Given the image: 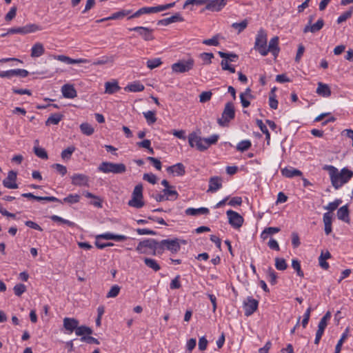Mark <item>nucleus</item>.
<instances>
[{
  "label": "nucleus",
  "instance_id": "1a4fd4ad",
  "mask_svg": "<svg viewBox=\"0 0 353 353\" xmlns=\"http://www.w3.org/2000/svg\"><path fill=\"white\" fill-rule=\"evenodd\" d=\"M159 241L153 239H147L143 241H141L139 243L137 246V251L139 253H146L147 250H153L154 254L156 252L159 253Z\"/></svg>",
  "mask_w": 353,
  "mask_h": 353
},
{
  "label": "nucleus",
  "instance_id": "7ed1b4c3",
  "mask_svg": "<svg viewBox=\"0 0 353 353\" xmlns=\"http://www.w3.org/2000/svg\"><path fill=\"white\" fill-rule=\"evenodd\" d=\"M175 5V2L168 3L165 5H161L155 7H143L138 10L137 12H135L133 14L130 16L128 17V19H131L133 18H137L141 16V14H150V13H155L161 12L165 10H168L169 8H171L174 7Z\"/></svg>",
  "mask_w": 353,
  "mask_h": 353
},
{
  "label": "nucleus",
  "instance_id": "603ef678",
  "mask_svg": "<svg viewBox=\"0 0 353 353\" xmlns=\"http://www.w3.org/2000/svg\"><path fill=\"white\" fill-rule=\"evenodd\" d=\"M292 267L294 270H296L297 275L300 277L304 276V273L301 270V264L299 260L297 259H292Z\"/></svg>",
  "mask_w": 353,
  "mask_h": 353
},
{
  "label": "nucleus",
  "instance_id": "423d86ee",
  "mask_svg": "<svg viewBox=\"0 0 353 353\" xmlns=\"http://www.w3.org/2000/svg\"><path fill=\"white\" fill-rule=\"evenodd\" d=\"M235 117V110L232 102H228L222 112L221 118L218 119L217 123L221 126H225Z\"/></svg>",
  "mask_w": 353,
  "mask_h": 353
},
{
  "label": "nucleus",
  "instance_id": "37998d69",
  "mask_svg": "<svg viewBox=\"0 0 353 353\" xmlns=\"http://www.w3.org/2000/svg\"><path fill=\"white\" fill-rule=\"evenodd\" d=\"M348 332H349V329L346 328V330H345V332L342 334L341 339H339V341H338V343H337V344H336V345L335 347L334 353H340L341 352L343 343H344V341L347 338Z\"/></svg>",
  "mask_w": 353,
  "mask_h": 353
},
{
  "label": "nucleus",
  "instance_id": "bb28decb",
  "mask_svg": "<svg viewBox=\"0 0 353 353\" xmlns=\"http://www.w3.org/2000/svg\"><path fill=\"white\" fill-rule=\"evenodd\" d=\"M222 187L221 182V178L219 176H213L210 179L209 181V188L208 192H216Z\"/></svg>",
  "mask_w": 353,
  "mask_h": 353
},
{
  "label": "nucleus",
  "instance_id": "3c124183",
  "mask_svg": "<svg viewBox=\"0 0 353 353\" xmlns=\"http://www.w3.org/2000/svg\"><path fill=\"white\" fill-rule=\"evenodd\" d=\"M146 64L148 68L152 70L160 66L162 64V61L160 58H155L148 60Z\"/></svg>",
  "mask_w": 353,
  "mask_h": 353
},
{
  "label": "nucleus",
  "instance_id": "f03ea898",
  "mask_svg": "<svg viewBox=\"0 0 353 353\" xmlns=\"http://www.w3.org/2000/svg\"><path fill=\"white\" fill-rule=\"evenodd\" d=\"M99 172L108 174H123L126 171V166L124 163H114L108 161H103L97 168Z\"/></svg>",
  "mask_w": 353,
  "mask_h": 353
},
{
  "label": "nucleus",
  "instance_id": "c9c22d12",
  "mask_svg": "<svg viewBox=\"0 0 353 353\" xmlns=\"http://www.w3.org/2000/svg\"><path fill=\"white\" fill-rule=\"evenodd\" d=\"M22 30L23 34H26L28 33H32L39 30H41L42 28L35 23H30L23 26Z\"/></svg>",
  "mask_w": 353,
  "mask_h": 353
},
{
  "label": "nucleus",
  "instance_id": "79ce46f5",
  "mask_svg": "<svg viewBox=\"0 0 353 353\" xmlns=\"http://www.w3.org/2000/svg\"><path fill=\"white\" fill-rule=\"evenodd\" d=\"M144 263L148 268L152 269L155 272H157L161 269V267L157 263V261L153 259L145 258Z\"/></svg>",
  "mask_w": 353,
  "mask_h": 353
},
{
  "label": "nucleus",
  "instance_id": "9b49d317",
  "mask_svg": "<svg viewBox=\"0 0 353 353\" xmlns=\"http://www.w3.org/2000/svg\"><path fill=\"white\" fill-rule=\"evenodd\" d=\"M228 218V222L235 229H239L244 221L243 216L238 212L232 210H228L226 212Z\"/></svg>",
  "mask_w": 353,
  "mask_h": 353
},
{
  "label": "nucleus",
  "instance_id": "6e6552de",
  "mask_svg": "<svg viewBox=\"0 0 353 353\" xmlns=\"http://www.w3.org/2000/svg\"><path fill=\"white\" fill-rule=\"evenodd\" d=\"M194 65V61L192 58L187 60H180L172 65V70L175 73H184L192 70Z\"/></svg>",
  "mask_w": 353,
  "mask_h": 353
},
{
  "label": "nucleus",
  "instance_id": "58836bf2",
  "mask_svg": "<svg viewBox=\"0 0 353 353\" xmlns=\"http://www.w3.org/2000/svg\"><path fill=\"white\" fill-rule=\"evenodd\" d=\"M92 333V330L85 325H77V328L75 330V334L77 336H83L85 334L90 335Z\"/></svg>",
  "mask_w": 353,
  "mask_h": 353
},
{
  "label": "nucleus",
  "instance_id": "ea45409f",
  "mask_svg": "<svg viewBox=\"0 0 353 353\" xmlns=\"http://www.w3.org/2000/svg\"><path fill=\"white\" fill-rule=\"evenodd\" d=\"M258 127L260 128L261 131L265 134V139L267 141V144L270 145V134L266 127V125L263 123V121L260 119H257L256 121Z\"/></svg>",
  "mask_w": 353,
  "mask_h": 353
},
{
  "label": "nucleus",
  "instance_id": "2eb2a0df",
  "mask_svg": "<svg viewBox=\"0 0 353 353\" xmlns=\"http://www.w3.org/2000/svg\"><path fill=\"white\" fill-rule=\"evenodd\" d=\"M205 9L213 12L221 10L225 5L227 0H206Z\"/></svg>",
  "mask_w": 353,
  "mask_h": 353
},
{
  "label": "nucleus",
  "instance_id": "c756f323",
  "mask_svg": "<svg viewBox=\"0 0 353 353\" xmlns=\"http://www.w3.org/2000/svg\"><path fill=\"white\" fill-rule=\"evenodd\" d=\"M316 92L323 97H328L331 95V90L328 85L319 82Z\"/></svg>",
  "mask_w": 353,
  "mask_h": 353
},
{
  "label": "nucleus",
  "instance_id": "bf43d9fd",
  "mask_svg": "<svg viewBox=\"0 0 353 353\" xmlns=\"http://www.w3.org/2000/svg\"><path fill=\"white\" fill-rule=\"evenodd\" d=\"M80 200V196L79 194H70L68 196L63 199V201L68 203H77Z\"/></svg>",
  "mask_w": 353,
  "mask_h": 353
},
{
  "label": "nucleus",
  "instance_id": "a211bd4d",
  "mask_svg": "<svg viewBox=\"0 0 353 353\" xmlns=\"http://www.w3.org/2000/svg\"><path fill=\"white\" fill-rule=\"evenodd\" d=\"M72 183L77 186L88 185L89 177L83 174H74L72 176Z\"/></svg>",
  "mask_w": 353,
  "mask_h": 353
},
{
  "label": "nucleus",
  "instance_id": "0e129e2a",
  "mask_svg": "<svg viewBox=\"0 0 353 353\" xmlns=\"http://www.w3.org/2000/svg\"><path fill=\"white\" fill-rule=\"evenodd\" d=\"M219 54L221 58L229 59L230 61H234L238 59V55L234 53H226L219 51Z\"/></svg>",
  "mask_w": 353,
  "mask_h": 353
},
{
  "label": "nucleus",
  "instance_id": "39448f33",
  "mask_svg": "<svg viewBox=\"0 0 353 353\" xmlns=\"http://www.w3.org/2000/svg\"><path fill=\"white\" fill-rule=\"evenodd\" d=\"M159 254H161L165 250L172 253H176L181 248L179 240L176 238L173 239H163L159 241Z\"/></svg>",
  "mask_w": 353,
  "mask_h": 353
},
{
  "label": "nucleus",
  "instance_id": "052dcab7",
  "mask_svg": "<svg viewBox=\"0 0 353 353\" xmlns=\"http://www.w3.org/2000/svg\"><path fill=\"white\" fill-rule=\"evenodd\" d=\"M120 292V287L117 285H113L110 291L108 292L106 297L107 298H114L116 297Z\"/></svg>",
  "mask_w": 353,
  "mask_h": 353
},
{
  "label": "nucleus",
  "instance_id": "69168bd1",
  "mask_svg": "<svg viewBox=\"0 0 353 353\" xmlns=\"http://www.w3.org/2000/svg\"><path fill=\"white\" fill-rule=\"evenodd\" d=\"M219 138L218 134H212L208 138H204L207 149L212 144H215Z\"/></svg>",
  "mask_w": 353,
  "mask_h": 353
},
{
  "label": "nucleus",
  "instance_id": "774afa93",
  "mask_svg": "<svg viewBox=\"0 0 353 353\" xmlns=\"http://www.w3.org/2000/svg\"><path fill=\"white\" fill-rule=\"evenodd\" d=\"M143 179L152 184H155L157 181V176L152 173H145Z\"/></svg>",
  "mask_w": 353,
  "mask_h": 353
},
{
  "label": "nucleus",
  "instance_id": "a878e982",
  "mask_svg": "<svg viewBox=\"0 0 353 353\" xmlns=\"http://www.w3.org/2000/svg\"><path fill=\"white\" fill-rule=\"evenodd\" d=\"M169 173L176 174L178 176H183L185 173V166L181 163H178L167 168Z\"/></svg>",
  "mask_w": 353,
  "mask_h": 353
},
{
  "label": "nucleus",
  "instance_id": "cd10ccee",
  "mask_svg": "<svg viewBox=\"0 0 353 353\" xmlns=\"http://www.w3.org/2000/svg\"><path fill=\"white\" fill-rule=\"evenodd\" d=\"M45 53V48L41 43L37 42L33 45L31 49L30 56L32 58H37L42 56Z\"/></svg>",
  "mask_w": 353,
  "mask_h": 353
},
{
  "label": "nucleus",
  "instance_id": "f8f14e48",
  "mask_svg": "<svg viewBox=\"0 0 353 353\" xmlns=\"http://www.w3.org/2000/svg\"><path fill=\"white\" fill-rule=\"evenodd\" d=\"M259 301L252 296H248L244 301L243 308L245 315L249 316L252 315L258 308Z\"/></svg>",
  "mask_w": 353,
  "mask_h": 353
},
{
  "label": "nucleus",
  "instance_id": "de8ad7c7",
  "mask_svg": "<svg viewBox=\"0 0 353 353\" xmlns=\"http://www.w3.org/2000/svg\"><path fill=\"white\" fill-rule=\"evenodd\" d=\"M248 21L247 19H244L240 23H233L232 27L238 30V33L243 31L248 26Z\"/></svg>",
  "mask_w": 353,
  "mask_h": 353
},
{
  "label": "nucleus",
  "instance_id": "4468645a",
  "mask_svg": "<svg viewBox=\"0 0 353 353\" xmlns=\"http://www.w3.org/2000/svg\"><path fill=\"white\" fill-rule=\"evenodd\" d=\"M16 181L17 172L13 170H10L8 174V176L3 179V185L8 189H17L18 188V185L16 183Z\"/></svg>",
  "mask_w": 353,
  "mask_h": 353
},
{
  "label": "nucleus",
  "instance_id": "6e6d98bb",
  "mask_svg": "<svg viewBox=\"0 0 353 353\" xmlns=\"http://www.w3.org/2000/svg\"><path fill=\"white\" fill-rule=\"evenodd\" d=\"M13 290L16 296H21L26 291V287L23 283H18L14 285Z\"/></svg>",
  "mask_w": 353,
  "mask_h": 353
},
{
  "label": "nucleus",
  "instance_id": "4c0bfd02",
  "mask_svg": "<svg viewBox=\"0 0 353 353\" xmlns=\"http://www.w3.org/2000/svg\"><path fill=\"white\" fill-rule=\"evenodd\" d=\"M267 279L271 285H275L277 283V274L272 268L269 267L266 270Z\"/></svg>",
  "mask_w": 353,
  "mask_h": 353
},
{
  "label": "nucleus",
  "instance_id": "f704fd0d",
  "mask_svg": "<svg viewBox=\"0 0 353 353\" xmlns=\"http://www.w3.org/2000/svg\"><path fill=\"white\" fill-rule=\"evenodd\" d=\"M105 92L108 94H114L120 90L117 82H106L105 84Z\"/></svg>",
  "mask_w": 353,
  "mask_h": 353
},
{
  "label": "nucleus",
  "instance_id": "f257e3e1",
  "mask_svg": "<svg viewBox=\"0 0 353 353\" xmlns=\"http://www.w3.org/2000/svg\"><path fill=\"white\" fill-rule=\"evenodd\" d=\"M323 170L328 171L332 185L335 189L341 188L353 176V172L347 168H344L339 172L334 166L325 165Z\"/></svg>",
  "mask_w": 353,
  "mask_h": 353
},
{
  "label": "nucleus",
  "instance_id": "4d7b16f0",
  "mask_svg": "<svg viewBox=\"0 0 353 353\" xmlns=\"http://www.w3.org/2000/svg\"><path fill=\"white\" fill-rule=\"evenodd\" d=\"M331 314L327 312L320 320L318 327L325 330L327 325V321L330 319Z\"/></svg>",
  "mask_w": 353,
  "mask_h": 353
},
{
  "label": "nucleus",
  "instance_id": "864d4df0",
  "mask_svg": "<svg viewBox=\"0 0 353 353\" xmlns=\"http://www.w3.org/2000/svg\"><path fill=\"white\" fill-rule=\"evenodd\" d=\"M352 12H353V8H351L350 10L341 14L337 19V23H341L344 21H345L347 19H349L352 17Z\"/></svg>",
  "mask_w": 353,
  "mask_h": 353
},
{
  "label": "nucleus",
  "instance_id": "473e14b6",
  "mask_svg": "<svg viewBox=\"0 0 353 353\" xmlns=\"http://www.w3.org/2000/svg\"><path fill=\"white\" fill-rule=\"evenodd\" d=\"M63 115L60 113L52 114L46 120V125H50L51 124L57 125L63 119Z\"/></svg>",
  "mask_w": 353,
  "mask_h": 353
},
{
  "label": "nucleus",
  "instance_id": "a19ab883",
  "mask_svg": "<svg viewBox=\"0 0 353 353\" xmlns=\"http://www.w3.org/2000/svg\"><path fill=\"white\" fill-rule=\"evenodd\" d=\"M80 130L83 134L87 136L92 135L94 132L93 127L88 123H81L80 125Z\"/></svg>",
  "mask_w": 353,
  "mask_h": 353
},
{
  "label": "nucleus",
  "instance_id": "b1692460",
  "mask_svg": "<svg viewBox=\"0 0 353 353\" xmlns=\"http://www.w3.org/2000/svg\"><path fill=\"white\" fill-rule=\"evenodd\" d=\"M281 174L283 176L287 178H293L294 176H301L303 173L301 170L294 168L292 167L285 168L281 170Z\"/></svg>",
  "mask_w": 353,
  "mask_h": 353
},
{
  "label": "nucleus",
  "instance_id": "393cba45",
  "mask_svg": "<svg viewBox=\"0 0 353 353\" xmlns=\"http://www.w3.org/2000/svg\"><path fill=\"white\" fill-rule=\"evenodd\" d=\"M131 13V10H122L119 12L113 13L110 17L103 18L101 19H99L97 21V23L103 22L108 20H114V19H121L128 14Z\"/></svg>",
  "mask_w": 353,
  "mask_h": 353
},
{
  "label": "nucleus",
  "instance_id": "ddd939ff",
  "mask_svg": "<svg viewBox=\"0 0 353 353\" xmlns=\"http://www.w3.org/2000/svg\"><path fill=\"white\" fill-rule=\"evenodd\" d=\"M130 31L137 32L145 41H152L154 39L152 34L153 30L143 26H137L129 29Z\"/></svg>",
  "mask_w": 353,
  "mask_h": 353
},
{
  "label": "nucleus",
  "instance_id": "09e8293b",
  "mask_svg": "<svg viewBox=\"0 0 353 353\" xmlns=\"http://www.w3.org/2000/svg\"><path fill=\"white\" fill-rule=\"evenodd\" d=\"M50 219L55 222H60L61 223L66 224L70 227H74L75 225V223L74 222H72L67 219H64L57 215H52L50 216Z\"/></svg>",
  "mask_w": 353,
  "mask_h": 353
},
{
  "label": "nucleus",
  "instance_id": "c85d7f7f",
  "mask_svg": "<svg viewBox=\"0 0 353 353\" xmlns=\"http://www.w3.org/2000/svg\"><path fill=\"white\" fill-rule=\"evenodd\" d=\"M323 221L325 225V233L327 235H329L332 230V215L330 212H326L323 214Z\"/></svg>",
  "mask_w": 353,
  "mask_h": 353
},
{
  "label": "nucleus",
  "instance_id": "20e7f679",
  "mask_svg": "<svg viewBox=\"0 0 353 353\" xmlns=\"http://www.w3.org/2000/svg\"><path fill=\"white\" fill-rule=\"evenodd\" d=\"M143 199V185L140 183L134 187L132 199L128 201V205L135 208H141L144 205Z\"/></svg>",
  "mask_w": 353,
  "mask_h": 353
},
{
  "label": "nucleus",
  "instance_id": "aec40b11",
  "mask_svg": "<svg viewBox=\"0 0 353 353\" xmlns=\"http://www.w3.org/2000/svg\"><path fill=\"white\" fill-rule=\"evenodd\" d=\"M79 321L74 318L65 317L63 319V327L67 330L72 333L75 331L79 325Z\"/></svg>",
  "mask_w": 353,
  "mask_h": 353
},
{
  "label": "nucleus",
  "instance_id": "72a5a7b5",
  "mask_svg": "<svg viewBox=\"0 0 353 353\" xmlns=\"http://www.w3.org/2000/svg\"><path fill=\"white\" fill-rule=\"evenodd\" d=\"M144 89H145L144 85L139 82H134L128 85L125 88V91H129V92H141V91H143Z\"/></svg>",
  "mask_w": 353,
  "mask_h": 353
},
{
  "label": "nucleus",
  "instance_id": "e2e57ef3",
  "mask_svg": "<svg viewBox=\"0 0 353 353\" xmlns=\"http://www.w3.org/2000/svg\"><path fill=\"white\" fill-rule=\"evenodd\" d=\"M342 201L341 199H336L334 201L329 203L327 206L324 207V208L329 210L330 212H333L339 207Z\"/></svg>",
  "mask_w": 353,
  "mask_h": 353
},
{
  "label": "nucleus",
  "instance_id": "680f3d73",
  "mask_svg": "<svg viewBox=\"0 0 353 353\" xmlns=\"http://www.w3.org/2000/svg\"><path fill=\"white\" fill-rule=\"evenodd\" d=\"M34 152L38 157L43 159H48V154H47L46 151L45 150V149H43L42 148L34 147Z\"/></svg>",
  "mask_w": 353,
  "mask_h": 353
},
{
  "label": "nucleus",
  "instance_id": "e433bc0d",
  "mask_svg": "<svg viewBox=\"0 0 353 353\" xmlns=\"http://www.w3.org/2000/svg\"><path fill=\"white\" fill-rule=\"evenodd\" d=\"M280 228L277 227H268L265 228V230L262 232L261 234V237L265 240L268 238L270 235L276 234L280 231Z\"/></svg>",
  "mask_w": 353,
  "mask_h": 353
},
{
  "label": "nucleus",
  "instance_id": "c03bdc74",
  "mask_svg": "<svg viewBox=\"0 0 353 353\" xmlns=\"http://www.w3.org/2000/svg\"><path fill=\"white\" fill-rule=\"evenodd\" d=\"M143 114L146 119L147 123L149 125H152L157 121L155 111L149 110L148 112H143Z\"/></svg>",
  "mask_w": 353,
  "mask_h": 353
},
{
  "label": "nucleus",
  "instance_id": "0eeeda50",
  "mask_svg": "<svg viewBox=\"0 0 353 353\" xmlns=\"http://www.w3.org/2000/svg\"><path fill=\"white\" fill-rule=\"evenodd\" d=\"M267 33L263 29H260L256 34L254 43V49L262 56L267 55Z\"/></svg>",
  "mask_w": 353,
  "mask_h": 353
},
{
  "label": "nucleus",
  "instance_id": "5fc2aeb1",
  "mask_svg": "<svg viewBox=\"0 0 353 353\" xmlns=\"http://www.w3.org/2000/svg\"><path fill=\"white\" fill-rule=\"evenodd\" d=\"M163 193L165 194V196L170 198L169 200H176L178 197V192L174 190H170L169 188H165L163 190Z\"/></svg>",
  "mask_w": 353,
  "mask_h": 353
},
{
  "label": "nucleus",
  "instance_id": "49530a36",
  "mask_svg": "<svg viewBox=\"0 0 353 353\" xmlns=\"http://www.w3.org/2000/svg\"><path fill=\"white\" fill-rule=\"evenodd\" d=\"M274 89H272L269 96V105L272 109L276 110L278 108V101L276 99Z\"/></svg>",
  "mask_w": 353,
  "mask_h": 353
},
{
  "label": "nucleus",
  "instance_id": "4be33fe9",
  "mask_svg": "<svg viewBox=\"0 0 353 353\" xmlns=\"http://www.w3.org/2000/svg\"><path fill=\"white\" fill-rule=\"evenodd\" d=\"M97 239H103L106 240H114L116 241H125L128 237L122 234H113L109 232L104 233L97 236Z\"/></svg>",
  "mask_w": 353,
  "mask_h": 353
},
{
  "label": "nucleus",
  "instance_id": "412c9836",
  "mask_svg": "<svg viewBox=\"0 0 353 353\" xmlns=\"http://www.w3.org/2000/svg\"><path fill=\"white\" fill-rule=\"evenodd\" d=\"M61 92L63 96L67 99H74L77 97V91L72 85H63L61 88Z\"/></svg>",
  "mask_w": 353,
  "mask_h": 353
},
{
  "label": "nucleus",
  "instance_id": "6ab92c4d",
  "mask_svg": "<svg viewBox=\"0 0 353 353\" xmlns=\"http://www.w3.org/2000/svg\"><path fill=\"white\" fill-rule=\"evenodd\" d=\"M324 26V21L323 19H319L314 24H307L303 28V32H312L315 33L321 30Z\"/></svg>",
  "mask_w": 353,
  "mask_h": 353
},
{
  "label": "nucleus",
  "instance_id": "8fccbe9b",
  "mask_svg": "<svg viewBox=\"0 0 353 353\" xmlns=\"http://www.w3.org/2000/svg\"><path fill=\"white\" fill-rule=\"evenodd\" d=\"M252 145L249 140H244L239 142L236 145V150L241 152L248 150Z\"/></svg>",
  "mask_w": 353,
  "mask_h": 353
},
{
  "label": "nucleus",
  "instance_id": "5701e85b",
  "mask_svg": "<svg viewBox=\"0 0 353 353\" xmlns=\"http://www.w3.org/2000/svg\"><path fill=\"white\" fill-rule=\"evenodd\" d=\"M183 21H184V19L181 17V14L177 12V13H175L174 15L171 16L170 17L159 20L158 21V24L163 25V26H168L172 23Z\"/></svg>",
  "mask_w": 353,
  "mask_h": 353
},
{
  "label": "nucleus",
  "instance_id": "a18cd8bd",
  "mask_svg": "<svg viewBox=\"0 0 353 353\" xmlns=\"http://www.w3.org/2000/svg\"><path fill=\"white\" fill-rule=\"evenodd\" d=\"M275 268L278 270L283 271L287 269L288 264L283 258H275Z\"/></svg>",
  "mask_w": 353,
  "mask_h": 353
},
{
  "label": "nucleus",
  "instance_id": "7c9ffc66",
  "mask_svg": "<svg viewBox=\"0 0 353 353\" xmlns=\"http://www.w3.org/2000/svg\"><path fill=\"white\" fill-rule=\"evenodd\" d=\"M337 217L345 223L350 222L349 210L347 205H343L338 210Z\"/></svg>",
  "mask_w": 353,
  "mask_h": 353
},
{
  "label": "nucleus",
  "instance_id": "338daca9",
  "mask_svg": "<svg viewBox=\"0 0 353 353\" xmlns=\"http://www.w3.org/2000/svg\"><path fill=\"white\" fill-rule=\"evenodd\" d=\"M212 93L211 91H205L201 92L199 95V101L201 103H205L209 101L212 97Z\"/></svg>",
  "mask_w": 353,
  "mask_h": 353
},
{
  "label": "nucleus",
  "instance_id": "9d476101",
  "mask_svg": "<svg viewBox=\"0 0 353 353\" xmlns=\"http://www.w3.org/2000/svg\"><path fill=\"white\" fill-rule=\"evenodd\" d=\"M188 142L192 148L196 147L199 151L207 150L205 139L198 136L196 132H192L189 134Z\"/></svg>",
  "mask_w": 353,
  "mask_h": 353
},
{
  "label": "nucleus",
  "instance_id": "13d9d810",
  "mask_svg": "<svg viewBox=\"0 0 353 353\" xmlns=\"http://www.w3.org/2000/svg\"><path fill=\"white\" fill-rule=\"evenodd\" d=\"M75 148L74 146H70L67 148L66 149L63 150L61 152V158L63 159H70L71 157V155L74 152Z\"/></svg>",
  "mask_w": 353,
  "mask_h": 353
},
{
  "label": "nucleus",
  "instance_id": "f3484780",
  "mask_svg": "<svg viewBox=\"0 0 353 353\" xmlns=\"http://www.w3.org/2000/svg\"><path fill=\"white\" fill-rule=\"evenodd\" d=\"M267 54L270 52L274 57H276L279 53L280 48L279 47V37H274L269 42L268 47H266Z\"/></svg>",
  "mask_w": 353,
  "mask_h": 353
},
{
  "label": "nucleus",
  "instance_id": "2f4dec72",
  "mask_svg": "<svg viewBox=\"0 0 353 353\" xmlns=\"http://www.w3.org/2000/svg\"><path fill=\"white\" fill-rule=\"evenodd\" d=\"M185 214L189 216H197L199 214H208L210 211L207 208H189L185 210Z\"/></svg>",
  "mask_w": 353,
  "mask_h": 353
},
{
  "label": "nucleus",
  "instance_id": "dca6fc26",
  "mask_svg": "<svg viewBox=\"0 0 353 353\" xmlns=\"http://www.w3.org/2000/svg\"><path fill=\"white\" fill-rule=\"evenodd\" d=\"M54 59L60 61L61 62L65 63L67 64H75V63H89L90 61L86 59H74L65 55L60 54V55H54Z\"/></svg>",
  "mask_w": 353,
  "mask_h": 353
}]
</instances>
